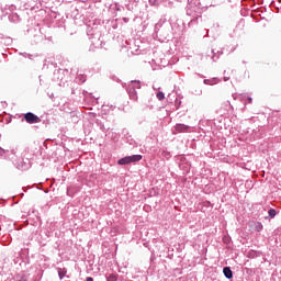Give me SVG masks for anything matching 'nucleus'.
I'll list each match as a JSON object with an SVG mask.
<instances>
[{
  "label": "nucleus",
  "instance_id": "f3484780",
  "mask_svg": "<svg viewBox=\"0 0 281 281\" xmlns=\"http://www.w3.org/2000/svg\"><path fill=\"white\" fill-rule=\"evenodd\" d=\"M106 281H117V276L110 273L105 276Z\"/></svg>",
  "mask_w": 281,
  "mask_h": 281
},
{
  "label": "nucleus",
  "instance_id": "412c9836",
  "mask_svg": "<svg viewBox=\"0 0 281 281\" xmlns=\"http://www.w3.org/2000/svg\"><path fill=\"white\" fill-rule=\"evenodd\" d=\"M20 56H23L24 58H30V60H32V58H34V55L29 54V53H20Z\"/></svg>",
  "mask_w": 281,
  "mask_h": 281
},
{
  "label": "nucleus",
  "instance_id": "f257e3e1",
  "mask_svg": "<svg viewBox=\"0 0 281 281\" xmlns=\"http://www.w3.org/2000/svg\"><path fill=\"white\" fill-rule=\"evenodd\" d=\"M1 139V134H0ZM0 159H10L12 161L13 166L18 168V170H27L30 168V159H23L21 156H19V149H11L5 150L2 147H0Z\"/></svg>",
  "mask_w": 281,
  "mask_h": 281
},
{
  "label": "nucleus",
  "instance_id": "5701e85b",
  "mask_svg": "<svg viewBox=\"0 0 281 281\" xmlns=\"http://www.w3.org/2000/svg\"><path fill=\"white\" fill-rule=\"evenodd\" d=\"M80 82H87V77L86 76H81L80 77Z\"/></svg>",
  "mask_w": 281,
  "mask_h": 281
},
{
  "label": "nucleus",
  "instance_id": "cd10ccee",
  "mask_svg": "<svg viewBox=\"0 0 281 281\" xmlns=\"http://www.w3.org/2000/svg\"><path fill=\"white\" fill-rule=\"evenodd\" d=\"M86 281H93V277L86 278Z\"/></svg>",
  "mask_w": 281,
  "mask_h": 281
},
{
  "label": "nucleus",
  "instance_id": "6ab92c4d",
  "mask_svg": "<svg viewBox=\"0 0 281 281\" xmlns=\"http://www.w3.org/2000/svg\"><path fill=\"white\" fill-rule=\"evenodd\" d=\"M156 98L161 102V100L166 99V94L161 91L157 92Z\"/></svg>",
  "mask_w": 281,
  "mask_h": 281
},
{
  "label": "nucleus",
  "instance_id": "f8f14e48",
  "mask_svg": "<svg viewBox=\"0 0 281 281\" xmlns=\"http://www.w3.org/2000/svg\"><path fill=\"white\" fill-rule=\"evenodd\" d=\"M125 142L133 148H135L137 146V142H135L133 136H131V135L125 136Z\"/></svg>",
  "mask_w": 281,
  "mask_h": 281
},
{
  "label": "nucleus",
  "instance_id": "dca6fc26",
  "mask_svg": "<svg viewBox=\"0 0 281 281\" xmlns=\"http://www.w3.org/2000/svg\"><path fill=\"white\" fill-rule=\"evenodd\" d=\"M9 20L12 21L13 23H19V21L21 19L19 18V14L13 13V14L9 15Z\"/></svg>",
  "mask_w": 281,
  "mask_h": 281
},
{
  "label": "nucleus",
  "instance_id": "423d86ee",
  "mask_svg": "<svg viewBox=\"0 0 281 281\" xmlns=\"http://www.w3.org/2000/svg\"><path fill=\"white\" fill-rule=\"evenodd\" d=\"M24 120L27 124H38V122H41V119L32 112L24 114Z\"/></svg>",
  "mask_w": 281,
  "mask_h": 281
},
{
  "label": "nucleus",
  "instance_id": "a878e982",
  "mask_svg": "<svg viewBox=\"0 0 281 281\" xmlns=\"http://www.w3.org/2000/svg\"><path fill=\"white\" fill-rule=\"evenodd\" d=\"M254 102V99L251 97H248V104H251Z\"/></svg>",
  "mask_w": 281,
  "mask_h": 281
},
{
  "label": "nucleus",
  "instance_id": "1a4fd4ad",
  "mask_svg": "<svg viewBox=\"0 0 281 281\" xmlns=\"http://www.w3.org/2000/svg\"><path fill=\"white\" fill-rule=\"evenodd\" d=\"M223 273L227 280H232V278H234V271H232L231 267H224Z\"/></svg>",
  "mask_w": 281,
  "mask_h": 281
},
{
  "label": "nucleus",
  "instance_id": "20e7f679",
  "mask_svg": "<svg viewBox=\"0 0 281 281\" xmlns=\"http://www.w3.org/2000/svg\"><path fill=\"white\" fill-rule=\"evenodd\" d=\"M87 35L89 36L90 41H92V45H102V41H100L102 34L98 26L93 27L91 25L87 26Z\"/></svg>",
  "mask_w": 281,
  "mask_h": 281
},
{
  "label": "nucleus",
  "instance_id": "7ed1b4c3",
  "mask_svg": "<svg viewBox=\"0 0 281 281\" xmlns=\"http://www.w3.org/2000/svg\"><path fill=\"white\" fill-rule=\"evenodd\" d=\"M160 43H166V41H170V34L168 33V29L164 27V22H158L155 25V33Z\"/></svg>",
  "mask_w": 281,
  "mask_h": 281
},
{
  "label": "nucleus",
  "instance_id": "4468645a",
  "mask_svg": "<svg viewBox=\"0 0 281 281\" xmlns=\"http://www.w3.org/2000/svg\"><path fill=\"white\" fill-rule=\"evenodd\" d=\"M128 87H133V89L137 91V89H142V83L137 80H134L128 83Z\"/></svg>",
  "mask_w": 281,
  "mask_h": 281
},
{
  "label": "nucleus",
  "instance_id": "9d476101",
  "mask_svg": "<svg viewBox=\"0 0 281 281\" xmlns=\"http://www.w3.org/2000/svg\"><path fill=\"white\" fill-rule=\"evenodd\" d=\"M0 45H5L7 47H10V45H12V37H4L0 35Z\"/></svg>",
  "mask_w": 281,
  "mask_h": 281
},
{
  "label": "nucleus",
  "instance_id": "f03ea898",
  "mask_svg": "<svg viewBox=\"0 0 281 281\" xmlns=\"http://www.w3.org/2000/svg\"><path fill=\"white\" fill-rule=\"evenodd\" d=\"M203 12V5L201 4V0H189L187 7V15L190 16V21L188 23V27H194V25H199V21H201V14Z\"/></svg>",
  "mask_w": 281,
  "mask_h": 281
},
{
  "label": "nucleus",
  "instance_id": "39448f33",
  "mask_svg": "<svg viewBox=\"0 0 281 281\" xmlns=\"http://www.w3.org/2000/svg\"><path fill=\"white\" fill-rule=\"evenodd\" d=\"M143 156L137 154V155H132V156H125L121 159L117 160L119 166H128V164H137V161H142Z\"/></svg>",
  "mask_w": 281,
  "mask_h": 281
},
{
  "label": "nucleus",
  "instance_id": "6e6552de",
  "mask_svg": "<svg viewBox=\"0 0 281 281\" xmlns=\"http://www.w3.org/2000/svg\"><path fill=\"white\" fill-rule=\"evenodd\" d=\"M127 93L130 95V100H137V90H135V88H133V86H127Z\"/></svg>",
  "mask_w": 281,
  "mask_h": 281
},
{
  "label": "nucleus",
  "instance_id": "c85d7f7f",
  "mask_svg": "<svg viewBox=\"0 0 281 281\" xmlns=\"http://www.w3.org/2000/svg\"><path fill=\"white\" fill-rule=\"evenodd\" d=\"M229 80V77H224V82H227Z\"/></svg>",
  "mask_w": 281,
  "mask_h": 281
},
{
  "label": "nucleus",
  "instance_id": "2eb2a0df",
  "mask_svg": "<svg viewBox=\"0 0 281 281\" xmlns=\"http://www.w3.org/2000/svg\"><path fill=\"white\" fill-rule=\"evenodd\" d=\"M59 280H63L65 276H67V269L66 268H57Z\"/></svg>",
  "mask_w": 281,
  "mask_h": 281
},
{
  "label": "nucleus",
  "instance_id": "c756f323",
  "mask_svg": "<svg viewBox=\"0 0 281 281\" xmlns=\"http://www.w3.org/2000/svg\"><path fill=\"white\" fill-rule=\"evenodd\" d=\"M123 21H124L125 23H128V19H126V18H124Z\"/></svg>",
  "mask_w": 281,
  "mask_h": 281
},
{
  "label": "nucleus",
  "instance_id": "aec40b11",
  "mask_svg": "<svg viewBox=\"0 0 281 281\" xmlns=\"http://www.w3.org/2000/svg\"><path fill=\"white\" fill-rule=\"evenodd\" d=\"M255 229H256V232H261L263 229L262 223L257 222L255 225Z\"/></svg>",
  "mask_w": 281,
  "mask_h": 281
},
{
  "label": "nucleus",
  "instance_id": "0eeeda50",
  "mask_svg": "<svg viewBox=\"0 0 281 281\" xmlns=\"http://www.w3.org/2000/svg\"><path fill=\"white\" fill-rule=\"evenodd\" d=\"M175 131L177 133H188V131H190V126H188L186 124L178 123L175 125Z\"/></svg>",
  "mask_w": 281,
  "mask_h": 281
},
{
  "label": "nucleus",
  "instance_id": "a211bd4d",
  "mask_svg": "<svg viewBox=\"0 0 281 281\" xmlns=\"http://www.w3.org/2000/svg\"><path fill=\"white\" fill-rule=\"evenodd\" d=\"M278 213L276 212V209H270L269 211H268V216L270 217V218H276V215H277Z\"/></svg>",
  "mask_w": 281,
  "mask_h": 281
},
{
  "label": "nucleus",
  "instance_id": "ddd939ff",
  "mask_svg": "<svg viewBox=\"0 0 281 281\" xmlns=\"http://www.w3.org/2000/svg\"><path fill=\"white\" fill-rule=\"evenodd\" d=\"M221 52L214 53V49H212L211 54H209L207 56H211L213 63H216V60L221 58Z\"/></svg>",
  "mask_w": 281,
  "mask_h": 281
},
{
  "label": "nucleus",
  "instance_id": "9b49d317",
  "mask_svg": "<svg viewBox=\"0 0 281 281\" xmlns=\"http://www.w3.org/2000/svg\"><path fill=\"white\" fill-rule=\"evenodd\" d=\"M203 82L204 85L214 86V85H218L221 82V79L218 78L204 79Z\"/></svg>",
  "mask_w": 281,
  "mask_h": 281
},
{
  "label": "nucleus",
  "instance_id": "4be33fe9",
  "mask_svg": "<svg viewBox=\"0 0 281 281\" xmlns=\"http://www.w3.org/2000/svg\"><path fill=\"white\" fill-rule=\"evenodd\" d=\"M202 93H203V90H195L194 92L195 95H202Z\"/></svg>",
  "mask_w": 281,
  "mask_h": 281
},
{
  "label": "nucleus",
  "instance_id": "393cba45",
  "mask_svg": "<svg viewBox=\"0 0 281 281\" xmlns=\"http://www.w3.org/2000/svg\"><path fill=\"white\" fill-rule=\"evenodd\" d=\"M157 3V0H149L150 5H155Z\"/></svg>",
  "mask_w": 281,
  "mask_h": 281
},
{
  "label": "nucleus",
  "instance_id": "bb28decb",
  "mask_svg": "<svg viewBox=\"0 0 281 281\" xmlns=\"http://www.w3.org/2000/svg\"><path fill=\"white\" fill-rule=\"evenodd\" d=\"M38 78H40V85L43 86V77L40 76Z\"/></svg>",
  "mask_w": 281,
  "mask_h": 281
},
{
  "label": "nucleus",
  "instance_id": "b1692460",
  "mask_svg": "<svg viewBox=\"0 0 281 281\" xmlns=\"http://www.w3.org/2000/svg\"><path fill=\"white\" fill-rule=\"evenodd\" d=\"M42 36L41 35H35V43H38L41 41Z\"/></svg>",
  "mask_w": 281,
  "mask_h": 281
}]
</instances>
